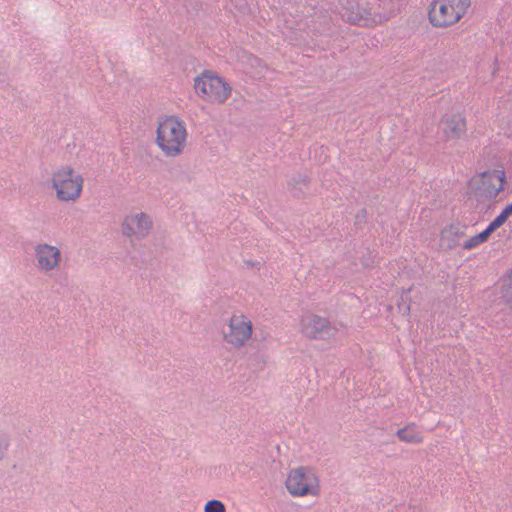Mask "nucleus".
Listing matches in <instances>:
<instances>
[{"label":"nucleus","instance_id":"1","mask_svg":"<svg viewBox=\"0 0 512 512\" xmlns=\"http://www.w3.org/2000/svg\"><path fill=\"white\" fill-rule=\"evenodd\" d=\"M188 130L186 123L178 116L160 118L155 130V144L166 157H178L186 149Z\"/></svg>","mask_w":512,"mask_h":512},{"label":"nucleus","instance_id":"2","mask_svg":"<svg viewBox=\"0 0 512 512\" xmlns=\"http://www.w3.org/2000/svg\"><path fill=\"white\" fill-rule=\"evenodd\" d=\"M49 183L55 197L60 202L75 203L83 193L84 177L70 165L54 169Z\"/></svg>","mask_w":512,"mask_h":512},{"label":"nucleus","instance_id":"3","mask_svg":"<svg viewBox=\"0 0 512 512\" xmlns=\"http://www.w3.org/2000/svg\"><path fill=\"white\" fill-rule=\"evenodd\" d=\"M195 93L205 102L224 104L232 94L230 84L216 73L206 70L194 80Z\"/></svg>","mask_w":512,"mask_h":512},{"label":"nucleus","instance_id":"4","mask_svg":"<svg viewBox=\"0 0 512 512\" xmlns=\"http://www.w3.org/2000/svg\"><path fill=\"white\" fill-rule=\"evenodd\" d=\"M471 0H433L429 7L430 23L437 28L458 23L468 12Z\"/></svg>","mask_w":512,"mask_h":512},{"label":"nucleus","instance_id":"5","mask_svg":"<svg viewBox=\"0 0 512 512\" xmlns=\"http://www.w3.org/2000/svg\"><path fill=\"white\" fill-rule=\"evenodd\" d=\"M506 182V172L503 169H492L473 177L469 186L477 201L491 202L505 189Z\"/></svg>","mask_w":512,"mask_h":512},{"label":"nucleus","instance_id":"6","mask_svg":"<svg viewBox=\"0 0 512 512\" xmlns=\"http://www.w3.org/2000/svg\"><path fill=\"white\" fill-rule=\"evenodd\" d=\"M285 486L294 497L318 496L320 494V480L316 472L309 467H297L287 475Z\"/></svg>","mask_w":512,"mask_h":512},{"label":"nucleus","instance_id":"7","mask_svg":"<svg viewBox=\"0 0 512 512\" xmlns=\"http://www.w3.org/2000/svg\"><path fill=\"white\" fill-rule=\"evenodd\" d=\"M224 340L233 347L244 346L252 337L253 325L251 320L244 314H233L226 327L223 329Z\"/></svg>","mask_w":512,"mask_h":512},{"label":"nucleus","instance_id":"8","mask_svg":"<svg viewBox=\"0 0 512 512\" xmlns=\"http://www.w3.org/2000/svg\"><path fill=\"white\" fill-rule=\"evenodd\" d=\"M438 129L445 142L458 141L468 131L466 116L462 112L445 113L439 121Z\"/></svg>","mask_w":512,"mask_h":512},{"label":"nucleus","instance_id":"9","mask_svg":"<svg viewBox=\"0 0 512 512\" xmlns=\"http://www.w3.org/2000/svg\"><path fill=\"white\" fill-rule=\"evenodd\" d=\"M300 327L303 336L309 339L328 340L337 332L328 319L313 314L302 317Z\"/></svg>","mask_w":512,"mask_h":512},{"label":"nucleus","instance_id":"10","mask_svg":"<svg viewBox=\"0 0 512 512\" xmlns=\"http://www.w3.org/2000/svg\"><path fill=\"white\" fill-rule=\"evenodd\" d=\"M37 267L44 272L56 269L61 261L60 250L56 246L41 243L35 247Z\"/></svg>","mask_w":512,"mask_h":512},{"label":"nucleus","instance_id":"11","mask_svg":"<svg viewBox=\"0 0 512 512\" xmlns=\"http://www.w3.org/2000/svg\"><path fill=\"white\" fill-rule=\"evenodd\" d=\"M152 221L145 213L127 215L122 224V231L129 237H144L150 231Z\"/></svg>","mask_w":512,"mask_h":512},{"label":"nucleus","instance_id":"12","mask_svg":"<svg viewBox=\"0 0 512 512\" xmlns=\"http://www.w3.org/2000/svg\"><path fill=\"white\" fill-rule=\"evenodd\" d=\"M466 229V225L452 223L441 231V241L446 243L449 249L462 247L461 241L467 236Z\"/></svg>","mask_w":512,"mask_h":512},{"label":"nucleus","instance_id":"13","mask_svg":"<svg viewBox=\"0 0 512 512\" xmlns=\"http://www.w3.org/2000/svg\"><path fill=\"white\" fill-rule=\"evenodd\" d=\"M497 299L500 304L512 310V269L501 278L497 287Z\"/></svg>","mask_w":512,"mask_h":512},{"label":"nucleus","instance_id":"14","mask_svg":"<svg viewBox=\"0 0 512 512\" xmlns=\"http://www.w3.org/2000/svg\"><path fill=\"white\" fill-rule=\"evenodd\" d=\"M397 438L405 443L418 445L423 443L424 435L420 428L413 422L406 424L396 432Z\"/></svg>","mask_w":512,"mask_h":512},{"label":"nucleus","instance_id":"15","mask_svg":"<svg viewBox=\"0 0 512 512\" xmlns=\"http://www.w3.org/2000/svg\"><path fill=\"white\" fill-rule=\"evenodd\" d=\"M494 231L496 230L489 224L482 232L463 241L462 248L468 251L478 248L480 245L488 241Z\"/></svg>","mask_w":512,"mask_h":512},{"label":"nucleus","instance_id":"16","mask_svg":"<svg viewBox=\"0 0 512 512\" xmlns=\"http://www.w3.org/2000/svg\"><path fill=\"white\" fill-rule=\"evenodd\" d=\"M343 17L350 23L359 26H365L368 23V19L363 17L358 8L356 10L346 11Z\"/></svg>","mask_w":512,"mask_h":512},{"label":"nucleus","instance_id":"17","mask_svg":"<svg viewBox=\"0 0 512 512\" xmlns=\"http://www.w3.org/2000/svg\"><path fill=\"white\" fill-rule=\"evenodd\" d=\"M512 215V202L507 205L502 212L490 223V225L497 230L500 228L507 219Z\"/></svg>","mask_w":512,"mask_h":512},{"label":"nucleus","instance_id":"18","mask_svg":"<svg viewBox=\"0 0 512 512\" xmlns=\"http://www.w3.org/2000/svg\"><path fill=\"white\" fill-rule=\"evenodd\" d=\"M224 504L219 500H210L205 504L204 512H225Z\"/></svg>","mask_w":512,"mask_h":512},{"label":"nucleus","instance_id":"19","mask_svg":"<svg viewBox=\"0 0 512 512\" xmlns=\"http://www.w3.org/2000/svg\"><path fill=\"white\" fill-rule=\"evenodd\" d=\"M7 448L6 439L3 436H0V452Z\"/></svg>","mask_w":512,"mask_h":512}]
</instances>
